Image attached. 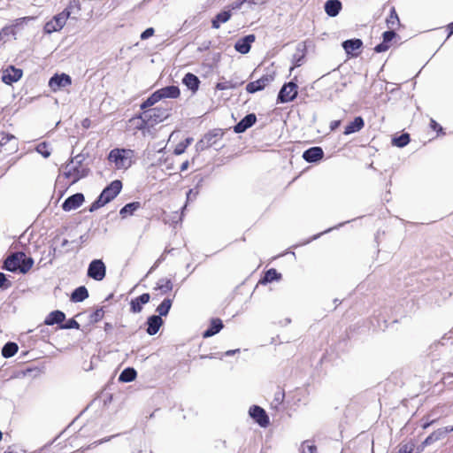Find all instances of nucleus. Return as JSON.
I'll use <instances>...</instances> for the list:
<instances>
[{
	"mask_svg": "<svg viewBox=\"0 0 453 453\" xmlns=\"http://www.w3.org/2000/svg\"><path fill=\"white\" fill-rule=\"evenodd\" d=\"M410 142V135L407 133L402 134L401 135L393 138L392 144L403 148Z\"/></svg>",
	"mask_w": 453,
	"mask_h": 453,
	"instance_id": "nucleus-39",
	"label": "nucleus"
},
{
	"mask_svg": "<svg viewBox=\"0 0 453 453\" xmlns=\"http://www.w3.org/2000/svg\"><path fill=\"white\" fill-rule=\"evenodd\" d=\"M257 121V116L254 113L247 114L241 121L234 127V131L236 134L245 132L248 128L251 127Z\"/></svg>",
	"mask_w": 453,
	"mask_h": 453,
	"instance_id": "nucleus-17",
	"label": "nucleus"
},
{
	"mask_svg": "<svg viewBox=\"0 0 453 453\" xmlns=\"http://www.w3.org/2000/svg\"><path fill=\"white\" fill-rule=\"evenodd\" d=\"M136 376V371L132 367H127L121 372L119 380L121 382H131L135 380Z\"/></svg>",
	"mask_w": 453,
	"mask_h": 453,
	"instance_id": "nucleus-33",
	"label": "nucleus"
},
{
	"mask_svg": "<svg viewBox=\"0 0 453 453\" xmlns=\"http://www.w3.org/2000/svg\"><path fill=\"white\" fill-rule=\"evenodd\" d=\"M72 84L71 77L66 73L54 74L49 81V87L52 91L56 92L62 88H65Z\"/></svg>",
	"mask_w": 453,
	"mask_h": 453,
	"instance_id": "nucleus-11",
	"label": "nucleus"
},
{
	"mask_svg": "<svg viewBox=\"0 0 453 453\" xmlns=\"http://www.w3.org/2000/svg\"><path fill=\"white\" fill-rule=\"evenodd\" d=\"M85 198L83 194L76 193L67 197L62 203V209L65 211H70L79 208L84 202Z\"/></svg>",
	"mask_w": 453,
	"mask_h": 453,
	"instance_id": "nucleus-14",
	"label": "nucleus"
},
{
	"mask_svg": "<svg viewBox=\"0 0 453 453\" xmlns=\"http://www.w3.org/2000/svg\"><path fill=\"white\" fill-rule=\"evenodd\" d=\"M249 414L261 427H266L270 423L268 415L260 406H251Z\"/></svg>",
	"mask_w": 453,
	"mask_h": 453,
	"instance_id": "nucleus-12",
	"label": "nucleus"
},
{
	"mask_svg": "<svg viewBox=\"0 0 453 453\" xmlns=\"http://www.w3.org/2000/svg\"><path fill=\"white\" fill-rule=\"evenodd\" d=\"M396 34L395 32V29H390L388 31H386L382 35L383 42H390L395 37Z\"/></svg>",
	"mask_w": 453,
	"mask_h": 453,
	"instance_id": "nucleus-52",
	"label": "nucleus"
},
{
	"mask_svg": "<svg viewBox=\"0 0 453 453\" xmlns=\"http://www.w3.org/2000/svg\"><path fill=\"white\" fill-rule=\"evenodd\" d=\"M87 275L96 281L103 280L106 275V266L103 260H92L88 265Z\"/></svg>",
	"mask_w": 453,
	"mask_h": 453,
	"instance_id": "nucleus-7",
	"label": "nucleus"
},
{
	"mask_svg": "<svg viewBox=\"0 0 453 453\" xmlns=\"http://www.w3.org/2000/svg\"><path fill=\"white\" fill-rule=\"evenodd\" d=\"M284 398H285V393L283 390H278L277 392H275L274 394V398H273V401L272 403V405L277 409L284 401Z\"/></svg>",
	"mask_w": 453,
	"mask_h": 453,
	"instance_id": "nucleus-44",
	"label": "nucleus"
},
{
	"mask_svg": "<svg viewBox=\"0 0 453 453\" xmlns=\"http://www.w3.org/2000/svg\"><path fill=\"white\" fill-rule=\"evenodd\" d=\"M298 87L294 81L285 83L280 88L278 96L277 103L285 104L295 100L298 94Z\"/></svg>",
	"mask_w": 453,
	"mask_h": 453,
	"instance_id": "nucleus-6",
	"label": "nucleus"
},
{
	"mask_svg": "<svg viewBox=\"0 0 453 453\" xmlns=\"http://www.w3.org/2000/svg\"><path fill=\"white\" fill-rule=\"evenodd\" d=\"M342 8V2L340 0H327L325 3L324 9L326 13L329 17H336Z\"/></svg>",
	"mask_w": 453,
	"mask_h": 453,
	"instance_id": "nucleus-22",
	"label": "nucleus"
},
{
	"mask_svg": "<svg viewBox=\"0 0 453 453\" xmlns=\"http://www.w3.org/2000/svg\"><path fill=\"white\" fill-rule=\"evenodd\" d=\"M341 125V120H334L330 123V129L332 131H334L335 129H337Z\"/></svg>",
	"mask_w": 453,
	"mask_h": 453,
	"instance_id": "nucleus-61",
	"label": "nucleus"
},
{
	"mask_svg": "<svg viewBox=\"0 0 453 453\" xmlns=\"http://www.w3.org/2000/svg\"><path fill=\"white\" fill-rule=\"evenodd\" d=\"M12 282L6 278L4 273H0V288L7 289L11 288Z\"/></svg>",
	"mask_w": 453,
	"mask_h": 453,
	"instance_id": "nucleus-51",
	"label": "nucleus"
},
{
	"mask_svg": "<svg viewBox=\"0 0 453 453\" xmlns=\"http://www.w3.org/2000/svg\"><path fill=\"white\" fill-rule=\"evenodd\" d=\"M238 86V83H234L232 81H224L218 82L216 85V89L218 90H226L230 88H234Z\"/></svg>",
	"mask_w": 453,
	"mask_h": 453,
	"instance_id": "nucleus-45",
	"label": "nucleus"
},
{
	"mask_svg": "<svg viewBox=\"0 0 453 453\" xmlns=\"http://www.w3.org/2000/svg\"><path fill=\"white\" fill-rule=\"evenodd\" d=\"M232 13L230 11H223L218 13L211 20L212 28L218 29L221 23H226L231 19Z\"/></svg>",
	"mask_w": 453,
	"mask_h": 453,
	"instance_id": "nucleus-29",
	"label": "nucleus"
},
{
	"mask_svg": "<svg viewBox=\"0 0 453 453\" xmlns=\"http://www.w3.org/2000/svg\"><path fill=\"white\" fill-rule=\"evenodd\" d=\"M256 36L255 35H248L241 39H239L235 44L234 49L236 51L242 54H247L251 48V43L255 42Z\"/></svg>",
	"mask_w": 453,
	"mask_h": 453,
	"instance_id": "nucleus-16",
	"label": "nucleus"
},
{
	"mask_svg": "<svg viewBox=\"0 0 453 453\" xmlns=\"http://www.w3.org/2000/svg\"><path fill=\"white\" fill-rule=\"evenodd\" d=\"M23 71L19 68H16L13 65H9L5 70L3 71L2 81L7 85H12L21 79Z\"/></svg>",
	"mask_w": 453,
	"mask_h": 453,
	"instance_id": "nucleus-13",
	"label": "nucleus"
},
{
	"mask_svg": "<svg viewBox=\"0 0 453 453\" xmlns=\"http://www.w3.org/2000/svg\"><path fill=\"white\" fill-rule=\"evenodd\" d=\"M223 136L221 129H213L203 135V137L196 143V147L197 150H203L211 147L217 142L219 139Z\"/></svg>",
	"mask_w": 453,
	"mask_h": 453,
	"instance_id": "nucleus-9",
	"label": "nucleus"
},
{
	"mask_svg": "<svg viewBox=\"0 0 453 453\" xmlns=\"http://www.w3.org/2000/svg\"><path fill=\"white\" fill-rule=\"evenodd\" d=\"M19 349L18 345L15 342H9L5 343L2 349V355L5 358L13 357Z\"/></svg>",
	"mask_w": 453,
	"mask_h": 453,
	"instance_id": "nucleus-34",
	"label": "nucleus"
},
{
	"mask_svg": "<svg viewBox=\"0 0 453 453\" xmlns=\"http://www.w3.org/2000/svg\"><path fill=\"white\" fill-rule=\"evenodd\" d=\"M196 195H197V191L194 192L193 189H189V191L187 193V203L189 200L195 199L196 197Z\"/></svg>",
	"mask_w": 453,
	"mask_h": 453,
	"instance_id": "nucleus-60",
	"label": "nucleus"
},
{
	"mask_svg": "<svg viewBox=\"0 0 453 453\" xmlns=\"http://www.w3.org/2000/svg\"><path fill=\"white\" fill-rule=\"evenodd\" d=\"M85 159L84 155L78 154L72 157L70 162L66 164L64 168V174L66 178H72L73 183L79 180L88 176L89 169L82 166V163Z\"/></svg>",
	"mask_w": 453,
	"mask_h": 453,
	"instance_id": "nucleus-4",
	"label": "nucleus"
},
{
	"mask_svg": "<svg viewBox=\"0 0 453 453\" xmlns=\"http://www.w3.org/2000/svg\"><path fill=\"white\" fill-rule=\"evenodd\" d=\"M386 22L389 29H395L400 26V20L395 7L391 8L389 16L387 18Z\"/></svg>",
	"mask_w": 453,
	"mask_h": 453,
	"instance_id": "nucleus-36",
	"label": "nucleus"
},
{
	"mask_svg": "<svg viewBox=\"0 0 453 453\" xmlns=\"http://www.w3.org/2000/svg\"><path fill=\"white\" fill-rule=\"evenodd\" d=\"M173 301L169 298H165L157 307L156 311L158 312L157 316H166L172 307Z\"/></svg>",
	"mask_w": 453,
	"mask_h": 453,
	"instance_id": "nucleus-38",
	"label": "nucleus"
},
{
	"mask_svg": "<svg viewBox=\"0 0 453 453\" xmlns=\"http://www.w3.org/2000/svg\"><path fill=\"white\" fill-rule=\"evenodd\" d=\"M154 28L149 27L141 34V39L146 40L154 35Z\"/></svg>",
	"mask_w": 453,
	"mask_h": 453,
	"instance_id": "nucleus-55",
	"label": "nucleus"
},
{
	"mask_svg": "<svg viewBox=\"0 0 453 453\" xmlns=\"http://www.w3.org/2000/svg\"><path fill=\"white\" fill-rule=\"evenodd\" d=\"M65 319V315L61 311H51L45 319L44 323L48 326H52L55 324H60Z\"/></svg>",
	"mask_w": 453,
	"mask_h": 453,
	"instance_id": "nucleus-27",
	"label": "nucleus"
},
{
	"mask_svg": "<svg viewBox=\"0 0 453 453\" xmlns=\"http://www.w3.org/2000/svg\"><path fill=\"white\" fill-rule=\"evenodd\" d=\"M244 4H247V2H244V0L235 1L232 3L228 7L232 10H239Z\"/></svg>",
	"mask_w": 453,
	"mask_h": 453,
	"instance_id": "nucleus-57",
	"label": "nucleus"
},
{
	"mask_svg": "<svg viewBox=\"0 0 453 453\" xmlns=\"http://www.w3.org/2000/svg\"><path fill=\"white\" fill-rule=\"evenodd\" d=\"M165 259V253H163L158 258L157 260L155 262L154 265L150 268V273L152 270H154L156 267L158 266V265L160 263H162L164 260Z\"/></svg>",
	"mask_w": 453,
	"mask_h": 453,
	"instance_id": "nucleus-59",
	"label": "nucleus"
},
{
	"mask_svg": "<svg viewBox=\"0 0 453 453\" xmlns=\"http://www.w3.org/2000/svg\"><path fill=\"white\" fill-rule=\"evenodd\" d=\"M324 157V151L320 147H311L306 150L303 157L306 162L314 163L320 160Z\"/></svg>",
	"mask_w": 453,
	"mask_h": 453,
	"instance_id": "nucleus-19",
	"label": "nucleus"
},
{
	"mask_svg": "<svg viewBox=\"0 0 453 453\" xmlns=\"http://www.w3.org/2000/svg\"><path fill=\"white\" fill-rule=\"evenodd\" d=\"M141 207V203L139 202H132L127 203L124 207H122L119 211V214L122 219L127 218L128 215H133L135 211H137Z\"/></svg>",
	"mask_w": 453,
	"mask_h": 453,
	"instance_id": "nucleus-32",
	"label": "nucleus"
},
{
	"mask_svg": "<svg viewBox=\"0 0 453 453\" xmlns=\"http://www.w3.org/2000/svg\"><path fill=\"white\" fill-rule=\"evenodd\" d=\"M186 148L187 144H184V142H180L179 144L176 145L173 152L175 155H180L184 153Z\"/></svg>",
	"mask_w": 453,
	"mask_h": 453,
	"instance_id": "nucleus-56",
	"label": "nucleus"
},
{
	"mask_svg": "<svg viewBox=\"0 0 453 453\" xmlns=\"http://www.w3.org/2000/svg\"><path fill=\"white\" fill-rule=\"evenodd\" d=\"M437 441V440H435L434 436L433 434H431L429 436H427L425 441L417 448V452L416 453H419L421 452L426 447L431 445L432 443Z\"/></svg>",
	"mask_w": 453,
	"mask_h": 453,
	"instance_id": "nucleus-48",
	"label": "nucleus"
},
{
	"mask_svg": "<svg viewBox=\"0 0 453 453\" xmlns=\"http://www.w3.org/2000/svg\"><path fill=\"white\" fill-rule=\"evenodd\" d=\"M88 297V291L84 286L78 287L71 295V300L74 303H80Z\"/></svg>",
	"mask_w": 453,
	"mask_h": 453,
	"instance_id": "nucleus-30",
	"label": "nucleus"
},
{
	"mask_svg": "<svg viewBox=\"0 0 453 453\" xmlns=\"http://www.w3.org/2000/svg\"><path fill=\"white\" fill-rule=\"evenodd\" d=\"M301 453H314L317 450V448L313 444H310L308 441H303L301 445Z\"/></svg>",
	"mask_w": 453,
	"mask_h": 453,
	"instance_id": "nucleus-49",
	"label": "nucleus"
},
{
	"mask_svg": "<svg viewBox=\"0 0 453 453\" xmlns=\"http://www.w3.org/2000/svg\"><path fill=\"white\" fill-rule=\"evenodd\" d=\"M147 325L148 327L146 332L150 335H154L159 331V328L163 325V319L160 318V316L152 315L148 318Z\"/></svg>",
	"mask_w": 453,
	"mask_h": 453,
	"instance_id": "nucleus-20",
	"label": "nucleus"
},
{
	"mask_svg": "<svg viewBox=\"0 0 453 453\" xmlns=\"http://www.w3.org/2000/svg\"><path fill=\"white\" fill-rule=\"evenodd\" d=\"M448 30H449V34H448V38H449V36H451L453 35V22H451L448 25Z\"/></svg>",
	"mask_w": 453,
	"mask_h": 453,
	"instance_id": "nucleus-64",
	"label": "nucleus"
},
{
	"mask_svg": "<svg viewBox=\"0 0 453 453\" xmlns=\"http://www.w3.org/2000/svg\"><path fill=\"white\" fill-rule=\"evenodd\" d=\"M159 100L165 98H178L180 96V88L177 86H166L156 91Z\"/></svg>",
	"mask_w": 453,
	"mask_h": 453,
	"instance_id": "nucleus-18",
	"label": "nucleus"
},
{
	"mask_svg": "<svg viewBox=\"0 0 453 453\" xmlns=\"http://www.w3.org/2000/svg\"><path fill=\"white\" fill-rule=\"evenodd\" d=\"M81 3L79 0H71L63 11L69 19H77L81 14Z\"/></svg>",
	"mask_w": 453,
	"mask_h": 453,
	"instance_id": "nucleus-24",
	"label": "nucleus"
},
{
	"mask_svg": "<svg viewBox=\"0 0 453 453\" xmlns=\"http://www.w3.org/2000/svg\"><path fill=\"white\" fill-rule=\"evenodd\" d=\"M18 150V139L13 134L4 133L0 134V154L4 153L10 155L16 152Z\"/></svg>",
	"mask_w": 453,
	"mask_h": 453,
	"instance_id": "nucleus-8",
	"label": "nucleus"
},
{
	"mask_svg": "<svg viewBox=\"0 0 453 453\" xmlns=\"http://www.w3.org/2000/svg\"><path fill=\"white\" fill-rule=\"evenodd\" d=\"M451 432H453V426H448L445 427L439 428L436 431L433 432L432 434H434L435 440L439 441L442 439L446 434Z\"/></svg>",
	"mask_w": 453,
	"mask_h": 453,
	"instance_id": "nucleus-42",
	"label": "nucleus"
},
{
	"mask_svg": "<svg viewBox=\"0 0 453 453\" xmlns=\"http://www.w3.org/2000/svg\"><path fill=\"white\" fill-rule=\"evenodd\" d=\"M389 48V45L388 42H382L375 46L374 50L377 53L387 51Z\"/></svg>",
	"mask_w": 453,
	"mask_h": 453,
	"instance_id": "nucleus-54",
	"label": "nucleus"
},
{
	"mask_svg": "<svg viewBox=\"0 0 453 453\" xmlns=\"http://www.w3.org/2000/svg\"><path fill=\"white\" fill-rule=\"evenodd\" d=\"M188 161H185L181 164L180 170V172H184L188 169Z\"/></svg>",
	"mask_w": 453,
	"mask_h": 453,
	"instance_id": "nucleus-63",
	"label": "nucleus"
},
{
	"mask_svg": "<svg viewBox=\"0 0 453 453\" xmlns=\"http://www.w3.org/2000/svg\"><path fill=\"white\" fill-rule=\"evenodd\" d=\"M33 265L34 259L31 257H27L22 251H18L5 258L3 268L12 273L25 274L32 268Z\"/></svg>",
	"mask_w": 453,
	"mask_h": 453,
	"instance_id": "nucleus-2",
	"label": "nucleus"
},
{
	"mask_svg": "<svg viewBox=\"0 0 453 453\" xmlns=\"http://www.w3.org/2000/svg\"><path fill=\"white\" fill-rule=\"evenodd\" d=\"M365 126V121L362 117L358 116L354 119L352 122H350L346 127L343 132L345 135H349L350 134L358 132L361 130Z\"/></svg>",
	"mask_w": 453,
	"mask_h": 453,
	"instance_id": "nucleus-28",
	"label": "nucleus"
},
{
	"mask_svg": "<svg viewBox=\"0 0 453 453\" xmlns=\"http://www.w3.org/2000/svg\"><path fill=\"white\" fill-rule=\"evenodd\" d=\"M244 2H247V4L250 9L253 8V6H260L268 2V0H244Z\"/></svg>",
	"mask_w": 453,
	"mask_h": 453,
	"instance_id": "nucleus-53",
	"label": "nucleus"
},
{
	"mask_svg": "<svg viewBox=\"0 0 453 453\" xmlns=\"http://www.w3.org/2000/svg\"><path fill=\"white\" fill-rule=\"evenodd\" d=\"M415 449V444L412 441L405 444H401L398 450L395 453H413Z\"/></svg>",
	"mask_w": 453,
	"mask_h": 453,
	"instance_id": "nucleus-46",
	"label": "nucleus"
},
{
	"mask_svg": "<svg viewBox=\"0 0 453 453\" xmlns=\"http://www.w3.org/2000/svg\"><path fill=\"white\" fill-rule=\"evenodd\" d=\"M104 315V311L103 308L96 309L89 317V321L91 323L99 322Z\"/></svg>",
	"mask_w": 453,
	"mask_h": 453,
	"instance_id": "nucleus-47",
	"label": "nucleus"
},
{
	"mask_svg": "<svg viewBox=\"0 0 453 453\" xmlns=\"http://www.w3.org/2000/svg\"><path fill=\"white\" fill-rule=\"evenodd\" d=\"M32 19L31 17H25V18H21V19H18L15 20V24L12 27H5L2 29V32L4 34V35H9V34H12V35H15V27L22 25L25 21L27 20H30Z\"/></svg>",
	"mask_w": 453,
	"mask_h": 453,
	"instance_id": "nucleus-40",
	"label": "nucleus"
},
{
	"mask_svg": "<svg viewBox=\"0 0 453 453\" xmlns=\"http://www.w3.org/2000/svg\"><path fill=\"white\" fill-rule=\"evenodd\" d=\"M362 46L363 42L360 39H349L342 42V48L347 55L357 56V53H355V51L360 50Z\"/></svg>",
	"mask_w": 453,
	"mask_h": 453,
	"instance_id": "nucleus-21",
	"label": "nucleus"
},
{
	"mask_svg": "<svg viewBox=\"0 0 453 453\" xmlns=\"http://www.w3.org/2000/svg\"><path fill=\"white\" fill-rule=\"evenodd\" d=\"M36 151L41 154L43 157L47 158L50 156L51 150L49 148V144L46 142L39 143L36 148Z\"/></svg>",
	"mask_w": 453,
	"mask_h": 453,
	"instance_id": "nucleus-43",
	"label": "nucleus"
},
{
	"mask_svg": "<svg viewBox=\"0 0 453 453\" xmlns=\"http://www.w3.org/2000/svg\"><path fill=\"white\" fill-rule=\"evenodd\" d=\"M240 349H231V350H227L225 355L229 357V356H233L234 355L235 353L239 352Z\"/></svg>",
	"mask_w": 453,
	"mask_h": 453,
	"instance_id": "nucleus-62",
	"label": "nucleus"
},
{
	"mask_svg": "<svg viewBox=\"0 0 453 453\" xmlns=\"http://www.w3.org/2000/svg\"><path fill=\"white\" fill-rule=\"evenodd\" d=\"M133 151L126 149L111 150L108 155V160L114 163L117 169H127L132 164Z\"/></svg>",
	"mask_w": 453,
	"mask_h": 453,
	"instance_id": "nucleus-5",
	"label": "nucleus"
},
{
	"mask_svg": "<svg viewBox=\"0 0 453 453\" xmlns=\"http://www.w3.org/2000/svg\"><path fill=\"white\" fill-rule=\"evenodd\" d=\"M426 421L421 425L423 429L428 428L431 425H433L435 422V419H430V415L426 416L425 418Z\"/></svg>",
	"mask_w": 453,
	"mask_h": 453,
	"instance_id": "nucleus-58",
	"label": "nucleus"
},
{
	"mask_svg": "<svg viewBox=\"0 0 453 453\" xmlns=\"http://www.w3.org/2000/svg\"><path fill=\"white\" fill-rule=\"evenodd\" d=\"M172 114V104L165 103L164 106L154 107L143 111L138 117L140 121L137 128L143 129L147 126H154L168 119Z\"/></svg>",
	"mask_w": 453,
	"mask_h": 453,
	"instance_id": "nucleus-1",
	"label": "nucleus"
},
{
	"mask_svg": "<svg viewBox=\"0 0 453 453\" xmlns=\"http://www.w3.org/2000/svg\"><path fill=\"white\" fill-rule=\"evenodd\" d=\"M159 98L157 97V95L156 91L151 94L142 104L141 109L146 111V109H151L150 107L153 106L155 104L159 102Z\"/></svg>",
	"mask_w": 453,
	"mask_h": 453,
	"instance_id": "nucleus-41",
	"label": "nucleus"
},
{
	"mask_svg": "<svg viewBox=\"0 0 453 453\" xmlns=\"http://www.w3.org/2000/svg\"><path fill=\"white\" fill-rule=\"evenodd\" d=\"M60 327L64 329H79L80 324L74 319H70L65 322V324L61 325Z\"/></svg>",
	"mask_w": 453,
	"mask_h": 453,
	"instance_id": "nucleus-50",
	"label": "nucleus"
},
{
	"mask_svg": "<svg viewBox=\"0 0 453 453\" xmlns=\"http://www.w3.org/2000/svg\"><path fill=\"white\" fill-rule=\"evenodd\" d=\"M306 54V46L304 42L299 43L296 46V51L293 55V62L295 66H300Z\"/></svg>",
	"mask_w": 453,
	"mask_h": 453,
	"instance_id": "nucleus-31",
	"label": "nucleus"
},
{
	"mask_svg": "<svg viewBox=\"0 0 453 453\" xmlns=\"http://www.w3.org/2000/svg\"><path fill=\"white\" fill-rule=\"evenodd\" d=\"M273 81V77L272 75H264L260 79L250 82L246 87V90L247 92L251 94L256 93L257 91L264 89Z\"/></svg>",
	"mask_w": 453,
	"mask_h": 453,
	"instance_id": "nucleus-15",
	"label": "nucleus"
},
{
	"mask_svg": "<svg viewBox=\"0 0 453 453\" xmlns=\"http://www.w3.org/2000/svg\"><path fill=\"white\" fill-rule=\"evenodd\" d=\"M182 83L193 93H196L199 88L200 80L196 75L188 73L184 75Z\"/></svg>",
	"mask_w": 453,
	"mask_h": 453,
	"instance_id": "nucleus-25",
	"label": "nucleus"
},
{
	"mask_svg": "<svg viewBox=\"0 0 453 453\" xmlns=\"http://www.w3.org/2000/svg\"><path fill=\"white\" fill-rule=\"evenodd\" d=\"M280 278H281V274L279 273L276 271V269L271 268L265 272L264 278L260 280V283H262V284L269 283L273 280H278Z\"/></svg>",
	"mask_w": 453,
	"mask_h": 453,
	"instance_id": "nucleus-37",
	"label": "nucleus"
},
{
	"mask_svg": "<svg viewBox=\"0 0 453 453\" xmlns=\"http://www.w3.org/2000/svg\"><path fill=\"white\" fill-rule=\"evenodd\" d=\"M223 328V323L219 319H213L210 326L203 333V338H209L218 334Z\"/></svg>",
	"mask_w": 453,
	"mask_h": 453,
	"instance_id": "nucleus-26",
	"label": "nucleus"
},
{
	"mask_svg": "<svg viewBox=\"0 0 453 453\" xmlns=\"http://www.w3.org/2000/svg\"><path fill=\"white\" fill-rule=\"evenodd\" d=\"M150 296L148 293H144L138 297L131 300L130 310L132 312L138 313L142 310V304L149 303Z\"/></svg>",
	"mask_w": 453,
	"mask_h": 453,
	"instance_id": "nucleus-23",
	"label": "nucleus"
},
{
	"mask_svg": "<svg viewBox=\"0 0 453 453\" xmlns=\"http://www.w3.org/2000/svg\"><path fill=\"white\" fill-rule=\"evenodd\" d=\"M173 288V284L170 279L162 278L157 282L155 289L160 290L162 294L170 292Z\"/></svg>",
	"mask_w": 453,
	"mask_h": 453,
	"instance_id": "nucleus-35",
	"label": "nucleus"
},
{
	"mask_svg": "<svg viewBox=\"0 0 453 453\" xmlns=\"http://www.w3.org/2000/svg\"><path fill=\"white\" fill-rule=\"evenodd\" d=\"M122 182L119 180L111 181L107 187H105L99 196L92 203L88 211L93 212L106 203L112 201L121 191Z\"/></svg>",
	"mask_w": 453,
	"mask_h": 453,
	"instance_id": "nucleus-3",
	"label": "nucleus"
},
{
	"mask_svg": "<svg viewBox=\"0 0 453 453\" xmlns=\"http://www.w3.org/2000/svg\"><path fill=\"white\" fill-rule=\"evenodd\" d=\"M69 18L66 14L62 12L57 15H55L52 19L48 21L44 26V31L46 34H51L53 32H58L61 30L66 23V20Z\"/></svg>",
	"mask_w": 453,
	"mask_h": 453,
	"instance_id": "nucleus-10",
	"label": "nucleus"
}]
</instances>
